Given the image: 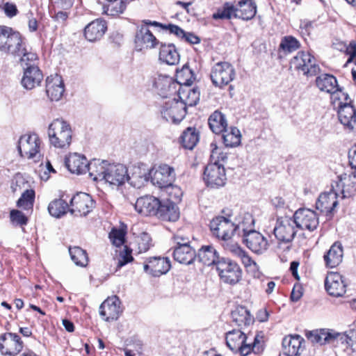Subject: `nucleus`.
<instances>
[{
	"instance_id": "nucleus-1",
	"label": "nucleus",
	"mask_w": 356,
	"mask_h": 356,
	"mask_svg": "<svg viewBox=\"0 0 356 356\" xmlns=\"http://www.w3.org/2000/svg\"><path fill=\"white\" fill-rule=\"evenodd\" d=\"M253 223V218L249 213L245 214L242 220L232 222L230 219L224 216H217L210 222V229L214 236L218 239L228 241L234 234L241 235V231H245L244 224Z\"/></svg>"
},
{
	"instance_id": "nucleus-2",
	"label": "nucleus",
	"mask_w": 356,
	"mask_h": 356,
	"mask_svg": "<svg viewBox=\"0 0 356 356\" xmlns=\"http://www.w3.org/2000/svg\"><path fill=\"white\" fill-rule=\"evenodd\" d=\"M49 143L56 148L67 149L72 142V131L70 124L61 118L54 120L47 131Z\"/></svg>"
},
{
	"instance_id": "nucleus-3",
	"label": "nucleus",
	"mask_w": 356,
	"mask_h": 356,
	"mask_svg": "<svg viewBox=\"0 0 356 356\" xmlns=\"http://www.w3.org/2000/svg\"><path fill=\"white\" fill-rule=\"evenodd\" d=\"M226 344L234 353H238L241 356H247L251 352H254L257 343H259L257 336L254 341L247 343L248 337L240 330H232L226 333Z\"/></svg>"
},
{
	"instance_id": "nucleus-4",
	"label": "nucleus",
	"mask_w": 356,
	"mask_h": 356,
	"mask_svg": "<svg viewBox=\"0 0 356 356\" xmlns=\"http://www.w3.org/2000/svg\"><path fill=\"white\" fill-rule=\"evenodd\" d=\"M216 270L220 280L225 284L235 285L242 279V269L229 258L221 257L217 262Z\"/></svg>"
},
{
	"instance_id": "nucleus-5",
	"label": "nucleus",
	"mask_w": 356,
	"mask_h": 356,
	"mask_svg": "<svg viewBox=\"0 0 356 356\" xmlns=\"http://www.w3.org/2000/svg\"><path fill=\"white\" fill-rule=\"evenodd\" d=\"M23 40L21 34L8 26H0V51L13 54L20 52Z\"/></svg>"
},
{
	"instance_id": "nucleus-6",
	"label": "nucleus",
	"mask_w": 356,
	"mask_h": 356,
	"mask_svg": "<svg viewBox=\"0 0 356 356\" xmlns=\"http://www.w3.org/2000/svg\"><path fill=\"white\" fill-rule=\"evenodd\" d=\"M254 222L250 225L248 223L244 224L245 231H241V236L246 246L257 254H262L268 248V240L259 232L254 230L252 227Z\"/></svg>"
},
{
	"instance_id": "nucleus-7",
	"label": "nucleus",
	"mask_w": 356,
	"mask_h": 356,
	"mask_svg": "<svg viewBox=\"0 0 356 356\" xmlns=\"http://www.w3.org/2000/svg\"><path fill=\"white\" fill-rule=\"evenodd\" d=\"M290 67L308 76H314L320 72L315 58L305 51H299L291 60Z\"/></svg>"
},
{
	"instance_id": "nucleus-8",
	"label": "nucleus",
	"mask_w": 356,
	"mask_h": 356,
	"mask_svg": "<svg viewBox=\"0 0 356 356\" xmlns=\"http://www.w3.org/2000/svg\"><path fill=\"white\" fill-rule=\"evenodd\" d=\"M17 149L22 157L39 159L41 157L39 136L35 134L21 136L18 140Z\"/></svg>"
},
{
	"instance_id": "nucleus-9",
	"label": "nucleus",
	"mask_w": 356,
	"mask_h": 356,
	"mask_svg": "<svg viewBox=\"0 0 356 356\" xmlns=\"http://www.w3.org/2000/svg\"><path fill=\"white\" fill-rule=\"evenodd\" d=\"M161 114L167 122L179 123L186 116V105L175 98L168 99L161 106Z\"/></svg>"
},
{
	"instance_id": "nucleus-10",
	"label": "nucleus",
	"mask_w": 356,
	"mask_h": 356,
	"mask_svg": "<svg viewBox=\"0 0 356 356\" xmlns=\"http://www.w3.org/2000/svg\"><path fill=\"white\" fill-rule=\"evenodd\" d=\"M296 227L293 219L280 217L276 220L273 234L279 242L288 243L293 241L296 234Z\"/></svg>"
},
{
	"instance_id": "nucleus-11",
	"label": "nucleus",
	"mask_w": 356,
	"mask_h": 356,
	"mask_svg": "<svg viewBox=\"0 0 356 356\" xmlns=\"http://www.w3.org/2000/svg\"><path fill=\"white\" fill-rule=\"evenodd\" d=\"M203 179L206 184L211 188L223 186L227 180L223 164L218 162L209 163L204 168Z\"/></svg>"
},
{
	"instance_id": "nucleus-12",
	"label": "nucleus",
	"mask_w": 356,
	"mask_h": 356,
	"mask_svg": "<svg viewBox=\"0 0 356 356\" xmlns=\"http://www.w3.org/2000/svg\"><path fill=\"white\" fill-rule=\"evenodd\" d=\"M234 67L227 62H219L212 68L211 79L216 86L222 87L229 84L235 78Z\"/></svg>"
},
{
	"instance_id": "nucleus-13",
	"label": "nucleus",
	"mask_w": 356,
	"mask_h": 356,
	"mask_svg": "<svg viewBox=\"0 0 356 356\" xmlns=\"http://www.w3.org/2000/svg\"><path fill=\"white\" fill-rule=\"evenodd\" d=\"M71 208L69 211L76 216H86L95 207V202L91 196L86 193H79L70 200Z\"/></svg>"
},
{
	"instance_id": "nucleus-14",
	"label": "nucleus",
	"mask_w": 356,
	"mask_h": 356,
	"mask_svg": "<svg viewBox=\"0 0 356 356\" xmlns=\"http://www.w3.org/2000/svg\"><path fill=\"white\" fill-rule=\"evenodd\" d=\"M151 171L152 183L161 188L171 186L175 179V169L168 165H160L156 170L151 169Z\"/></svg>"
},
{
	"instance_id": "nucleus-15",
	"label": "nucleus",
	"mask_w": 356,
	"mask_h": 356,
	"mask_svg": "<svg viewBox=\"0 0 356 356\" xmlns=\"http://www.w3.org/2000/svg\"><path fill=\"white\" fill-rule=\"evenodd\" d=\"M23 347V341L16 333L7 332L0 336V352L2 355H17Z\"/></svg>"
},
{
	"instance_id": "nucleus-16",
	"label": "nucleus",
	"mask_w": 356,
	"mask_h": 356,
	"mask_svg": "<svg viewBox=\"0 0 356 356\" xmlns=\"http://www.w3.org/2000/svg\"><path fill=\"white\" fill-rule=\"evenodd\" d=\"M296 227L310 232L316 229L319 224L316 213L309 209H300L293 214Z\"/></svg>"
},
{
	"instance_id": "nucleus-17",
	"label": "nucleus",
	"mask_w": 356,
	"mask_h": 356,
	"mask_svg": "<svg viewBox=\"0 0 356 356\" xmlns=\"http://www.w3.org/2000/svg\"><path fill=\"white\" fill-rule=\"evenodd\" d=\"M337 113L344 127L356 133V109L351 102H340Z\"/></svg>"
},
{
	"instance_id": "nucleus-18",
	"label": "nucleus",
	"mask_w": 356,
	"mask_h": 356,
	"mask_svg": "<svg viewBox=\"0 0 356 356\" xmlns=\"http://www.w3.org/2000/svg\"><path fill=\"white\" fill-rule=\"evenodd\" d=\"M337 190L334 184L327 192L321 193L316 202V208L322 213H331L338 205Z\"/></svg>"
},
{
	"instance_id": "nucleus-19",
	"label": "nucleus",
	"mask_w": 356,
	"mask_h": 356,
	"mask_svg": "<svg viewBox=\"0 0 356 356\" xmlns=\"http://www.w3.org/2000/svg\"><path fill=\"white\" fill-rule=\"evenodd\" d=\"M161 202L153 196L146 195L137 199L136 210L143 216H158Z\"/></svg>"
},
{
	"instance_id": "nucleus-20",
	"label": "nucleus",
	"mask_w": 356,
	"mask_h": 356,
	"mask_svg": "<svg viewBox=\"0 0 356 356\" xmlns=\"http://www.w3.org/2000/svg\"><path fill=\"white\" fill-rule=\"evenodd\" d=\"M120 300L116 296L108 298L99 307V314L106 321L117 320L122 312Z\"/></svg>"
},
{
	"instance_id": "nucleus-21",
	"label": "nucleus",
	"mask_w": 356,
	"mask_h": 356,
	"mask_svg": "<svg viewBox=\"0 0 356 356\" xmlns=\"http://www.w3.org/2000/svg\"><path fill=\"white\" fill-rule=\"evenodd\" d=\"M325 287L327 293L334 297L343 296L346 291V286L342 275L334 272L327 274L325 280Z\"/></svg>"
},
{
	"instance_id": "nucleus-22",
	"label": "nucleus",
	"mask_w": 356,
	"mask_h": 356,
	"mask_svg": "<svg viewBox=\"0 0 356 356\" xmlns=\"http://www.w3.org/2000/svg\"><path fill=\"white\" fill-rule=\"evenodd\" d=\"M129 178L128 170L123 164L109 163L105 182L114 186H120Z\"/></svg>"
},
{
	"instance_id": "nucleus-23",
	"label": "nucleus",
	"mask_w": 356,
	"mask_h": 356,
	"mask_svg": "<svg viewBox=\"0 0 356 356\" xmlns=\"http://www.w3.org/2000/svg\"><path fill=\"white\" fill-rule=\"evenodd\" d=\"M170 261L168 258L154 257L148 259L144 264V270L154 277L167 273L170 269Z\"/></svg>"
},
{
	"instance_id": "nucleus-24",
	"label": "nucleus",
	"mask_w": 356,
	"mask_h": 356,
	"mask_svg": "<svg viewBox=\"0 0 356 356\" xmlns=\"http://www.w3.org/2000/svg\"><path fill=\"white\" fill-rule=\"evenodd\" d=\"M152 173L151 169L145 164L140 163L132 167L131 175H129V178L127 179V181L132 186L140 188L149 181Z\"/></svg>"
},
{
	"instance_id": "nucleus-25",
	"label": "nucleus",
	"mask_w": 356,
	"mask_h": 356,
	"mask_svg": "<svg viewBox=\"0 0 356 356\" xmlns=\"http://www.w3.org/2000/svg\"><path fill=\"white\" fill-rule=\"evenodd\" d=\"M23 71L21 84L24 88L32 90L40 86L43 79V74L38 66L26 67V69H23Z\"/></svg>"
},
{
	"instance_id": "nucleus-26",
	"label": "nucleus",
	"mask_w": 356,
	"mask_h": 356,
	"mask_svg": "<svg viewBox=\"0 0 356 356\" xmlns=\"http://www.w3.org/2000/svg\"><path fill=\"white\" fill-rule=\"evenodd\" d=\"M64 91V83L61 76L56 74L47 78L46 92L51 101L60 100Z\"/></svg>"
},
{
	"instance_id": "nucleus-27",
	"label": "nucleus",
	"mask_w": 356,
	"mask_h": 356,
	"mask_svg": "<svg viewBox=\"0 0 356 356\" xmlns=\"http://www.w3.org/2000/svg\"><path fill=\"white\" fill-rule=\"evenodd\" d=\"M135 43L137 50L141 51L155 47L158 40L147 26H142L136 32Z\"/></svg>"
},
{
	"instance_id": "nucleus-28",
	"label": "nucleus",
	"mask_w": 356,
	"mask_h": 356,
	"mask_svg": "<svg viewBox=\"0 0 356 356\" xmlns=\"http://www.w3.org/2000/svg\"><path fill=\"white\" fill-rule=\"evenodd\" d=\"M107 29L105 21L97 19L89 23L84 29V35L90 42L100 40Z\"/></svg>"
},
{
	"instance_id": "nucleus-29",
	"label": "nucleus",
	"mask_w": 356,
	"mask_h": 356,
	"mask_svg": "<svg viewBox=\"0 0 356 356\" xmlns=\"http://www.w3.org/2000/svg\"><path fill=\"white\" fill-rule=\"evenodd\" d=\"M316 85L321 92L332 95L338 96V91L340 90L336 77L329 74H323L317 76Z\"/></svg>"
},
{
	"instance_id": "nucleus-30",
	"label": "nucleus",
	"mask_w": 356,
	"mask_h": 356,
	"mask_svg": "<svg viewBox=\"0 0 356 356\" xmlns=\"http://www.w3.org/2000/svg\"><path fill=\"white\" fill-rule=\"evenodd\" d=\"M65 163L69 171L79 175L87 172L89 163L85 156L74 153L65 158Z\"/></svg>"
},
{
	"instance_id": "nucleus-31",
	"label": "nucleus",
	"mask_w": 356,
	"mask_h": 356,
	"mask_svg": "<svg viewBox=\"0 0 356 356\" xmlns=\"http://www.w3.org/2000/svg\"><path fill=\"white\" fill-rule=\"evenodd\" d=\"M109 163L106 160L93 159L88 165L87 172L95 181H104Z\"/></svg>"
},
{
	"instance_id": "nucleus-32",
	"label": "nucleus",
	"mask_w": 356,
	"mask_h": 356,
	"mask_svg": "<svg viewBox=\"0 0 356 356\" xmlns=\"http://www.w3.org/2000/svg\"><path fill=\"white\" fill-rule=\"evenodd\" d=\"M235 18L248 21L257 13V5L253 0H240L235 6Z\"/></svg>"
},
{
	"instance_id": "nucleus-33",
	"label": "nucleus",
	"mask_w": 356,
	"mask_h": 356,
	"mask_svg": "<svg viewBox=\"0 0 356 356\" xmlns=\"http://www.w3.org/2000/svg\"><path fill=\"white\" fill-rule=\"evenodd\" d=\"M220 259L215 248L211 245L202 246L196 253V259L208 266L212 265L217 266V262Z\"/></svg>"
},
{
	"instance_id": "nucleus-34",
	"label": "nucleus",
	"mask_w": 356,
	"mask_h": 356,
	"mask_svg": "<svg viewBox=\"0 0 356 356\" xmlns=\"http://www.w3.org/2000/svg\"><path fill=\"white\" fill-rule=\"evenodd\" d=\"M337 190H341L342 197L346 198L353 195L356 193V172L352 175L340 177L339 181L334 183Z\"/></svg>"
},
{
	"instance_id": "nucleus-35",
	"label": "nucleus",
	"mask_w": 356,
	"mask_h": 356,
	"mask_svg": "<svg viewBox=\"0 0 356 356\" xmlns=\"http://www.w3.org/2000/svg\"><path fill=\"white\" fill-rule=\"evenodd\" d=\"M343 256L342 245L339 242L334 243L323 257L326 266L331 268L337 267L341 263Z\"/></svg>"
},
{
	"instance_id": "nucleus-36",
	"label": "nucleus",
	"mask_w": 356,
	"mask_h": 356,
	"mask_svg": "<svg viewBox=\"0 0 356 356\" xmlns=\"http://www.w3.org/2000/svg\"><path fill=\"white\" fill-rule=\"evenodd\" d=\"M172 255L176 261L185 265H189L196 259L195 250L191 245L175 246Z\"/></svg>"
},
{
	"instance_id": "nucleus-37",
	"label": "nucleus",
	"mask_w": 356,
	"mask_h": 356,
	"mask_svg": "<svg viewBox=\"0 0 356 356\" xmlns=\"http://www.w3.org/2000/svg\"><path fill=\"white\" fill-rule=\"evenodd\" d=\"M302 341L304 339L299 335L284 337L282 341L284 353L288 356H297L300 354Z\"/></svg>"
},
{
	"instance_id": "nucleus-38",
	"label": "nucleus",
	"mask_w": 356,
	"mask_h": 356,
	"mask_svg": "<svg viewBox=\"0 0 356 356\" xmlns=\"http://www.w3.org/2000/svg\"><path fill=\"white\" fill-rule=\"evenodd\" d=\"M232 321L239 327L248 326L254 321L250 311L243 306L237 307L231 314Z\"/></svg>"
},
{
	"instance_id": "nucleus-39",
	"label": "nucleus",
	"mask_w": 356,
	"mask_h": 356,
	"mask_svg": "<svg viewBox=\"0 0 356 356\" xmlns=\"http://www.w3.org/2000/svg\"><path fill=\"white\" fill-rule=\"evenodd\" d=\"M159 59L168 65H176L179 63V54L173 44H161L159 51Z\"/></svg>"
},
{
	"instance_id": "nucleus-40",
	"label": "nucleus",
	"mask_w": 356,
	"mask_h": 356,
	"mask_svg": "<svg viewBox=\"0 0 356 356\" xmlns=\"http://www.w3.org/2000/svg\"><path fill=\"white\" fill-rule=\"evenodd\" d=\"M154 86L159 95L163 98H168L170 94L175 92V84L168 76L159 75L155 79Z\"/></svg>"
},
{
	"instance_id": "nucleus-41",
	"label": "nucleus",
	"mask_w": 356,
	"mask_h": 356,
	"mask_svg": "<svg viewBox=\"0 0 356 356\" xmlns=\"http://www.w3.org/2000/svg\"><path fill=\"white\" fill-rule=\"evenodd\" d=\"M179 208L172 202L161 203L157 217L163 220L175 222L179 218Z\"/></svg>"
},
{
	"instance_id": "nucleus-42",
	"label": "nucleus",
	"mask_w": 356,
	"mask_h": 356,
	"mask_svg": "<svg viewBox=\"0 0 356 356\" xmlns=\"http://www.w3.org/2000/svg\"><path fill=\"white\" fill-rule=\"evenodd\" d=\"M210 129L216 134L223 132L227 127L225 115L219 111H214L209 118Z\"/></svg>"
},
{
	"instance_id": "nucleus-43",
	"label": "nucleus",
	"mask_w": 356,
	"mask_h": 356,
	"mask_svg": "<svg viewBox=\"0 0 356 356\" xmlns=\"http://www.w3.org/2000/svg\"><path fill=\"white\" fill-rule=\"evenodd\" d=\"M13 56L19 58V63L23 69H26V67H31V66H38V57L37 54L31 51H28L24 46V44H22L21 46L19 54H13Z\"/></svg>"
},
{
	"instance_id": "nucleus-44",
	"label": "nucleus",
	"mask_w": 356,
	"mask_h": 356,
	"mask_svg": "<svg viewBox=\"0 0 356 356\" xmlns=\"http://www.w3.org/2000/svg\"><path fill=\"white\" fill-rule=\"evenodd\" d=\"M199 141V132L195 127H188L180 137V143L185 149H193Z\"/></svg>"
},
{
	"instance_id": "nucleus-45",
	"label": "nucleus",
	"mask_w": 356,
	"mask_h": 356,
	"mask_svg": "<svg viewBox=\"0 0 356 356\" xmlns=\"http://www.w3.org/2000/svg\"><path fill=\"white\" fill-rule=\"evenodd\" d=\"M69 209V204L62 198L52 200L48 206V211L49 214L57 218L66 214Z\"/></svg>"
},
{
	"instance_id": "nucleus-46",
	"label": "nucleus",
	"mask_w": 356,
	"mask_h": 356,
	"mask_svg": "<svg viewBox=\"0 0 356 356\" xmlns=\"http://www.w3.org/2000/svg\"><path fill=\"white\" fill-rule=\"evenodd\" d=\"M222 133L223 143L226 147H236L241 143V132L236 127H231L229 130L225 129Z\"/></svg>"
},
{
	"instance_id": "nucleus-47",
	"label": "nucleus",
	"mask_w": 356,
	"mask_h": 356,
	"mask_svg": "<svg viewBox=\"0 0 356 356\" xmlns=\"http://www.w3.org/2000/svg\"><path fill=\"white\" fill-rule=\"evenodd\" d=\"M200 96V91L197 88H188L179 92V97L181 99L180 102H183L187 109V106H193L197 104Z\"/></svg>"
},
{
	"instance_id": "nucleus-48",
	"label": "nucleus",
	"mask_w": 356,
	"mask_h": 356,
	"mask_svg": "<svg viewBox=\"0 0 356 356\" xmlns=\"http://www.w3.org/2000/svg\"><path fill=\"white\" fill-rule=\"evenodd\" d=\"M108 3L103 6V13L111 16H116L122 13L126 8V3L123 0H106Z\"/></svg>"
},
{
	"instance_id": "nucleus-49",
	"label": "nucleus",
	"mask_w": 356,
	"mask_h": 356,
	"mask_svg": "<svg viewBox=\"0 0 356 356\" xmlns=\"http://www.w3.org/2000/svg\"><path fill=\"white\" fill-rule=\"evenodd\" d=\"M176 74L180 84L191 86L195 79L193 70L187 64H185L181 69H177Z\"/></svg>"
},
{
	"instance_id": "nucleus-50",
	"label": "nucleus",
	"mask_w": 356,
	"mask_h": 356,
	"mask_svg": "<svg viewBox=\"0 0 356 356\" xmlns=\"http://www.w3.org/2000/svg\"><path fill=\"white\" fill-rule=\"evenodd\" d=\"M69 252L72 260L77 266H85L88 264L86 252L79 247L70 248Z\"/></svg>"
},
{
	"instance_id": "nucleus-51",
	"label": "nucleus",
	"mask_w": 356,
	"mask_h": 356,
	"mask_svg": "<svg viewBox=\"0 0 356 356\" xmlns=\"http://www.w3.org/2000/svg\"><path fill=\"white\" fill-rule=\"evenodd\" d=\"M300 47L299 41L293 36H285L280 44V49L286 54L291 53Z\"/></svg>"
},
{
	"instance_id": "nucleus-52",
	"label": "nucleus",
	"mask_w": 356,
	"mask_h": 356,
	"mask_svg": "<svg viewBox=\"0 0 356 356\" xmlns=\"http://www.w3.org/2000/svg\"><path fill=\"white\" fill-rule=\"evenodd\" d=\"M235 6L231 3H225L222 8L213 15L214 19H231L235 17Z\"/></svg>"
},
{
	"instance_id": "nucleus-53",
	"label": "nucleus",
	"mask_w": 356,
	"mask_h": 356,
	"mask_svg": "<svg viewBox=\"0 0 356 356\" xmlns=\"http://www.w3.org/2000/svg\"><path fill=\"white\" fill-rule=\"evenodd\" d=\"M35 199V191L32 189L26 190L22 194L20 198L17 202V206L18 207H22L24 209H29L33 205Z\"/></svg>"
},
{
	"instance_id": "nucleus-54",
	"label": "nucleus",
	"mask_w": 356,
	"mask_h": 356,
	"mask_svg": "<svg viewBox=\"0 0 356 356\" xmlns=\"http://www.w3.org/2000/svg\"><path fill=\"white\" fill-rule=\"evenodd\" d=\"M151 241V237L147 233L143 232L138 236L136 240L138 245V253L147 251L150 248Z\"/></svg>"
},
{
	"instance_id": "nucleus-55",
	"label": "nucleus",
	"mask_w": 356,
	"mask_h": 356,
	"mask_svg": "<svg viewBox=\"0 0 356 356\" xmlns=\"http://www.w3.org/2000/svg\"><path fill=\"white\" fill-rule=\"evenodd\" d=\"M125 232L122 229H113L109 233V238L112 243L120 247L124 243Z\"/></svg>"
},
{
	"instance_id": "nucleus-56",
	"label": "nucleus",
	"mask_w": 356,
	"mask_h": 356,
	"mask_svg": "<svg viewBox=\"0 0 356 356\" xmlns=\"http://www.w3.org/2000/svg\"><path fill=\"white\" fill-rule=\"evenodd\" d=\"M10 220L17 226H24L28 222V218L19 210H12L10 213Z\"/></svg>"
},
{
	"instance_id": "nucleus-57",
	"label": "nucleus",
	"mask_w": 356,
	"mask_h": 356,
	"mask_svg": "<svg viewBox=\"0 0 356 356\" xmlns=\"http://www.w3.org/2000/svg\"><path fill=\"white\" fill-rule=\"evenodd\" d=\"M134 258L131 255V250L127 246H124L123 251L120 252L119 254L118 261L117 264V268H120L126 264L131 262Z\"/></svg>"
},
{
	"instance_id": "nucleus-58",
	"label": "nucleus",
	"mask_w": 356,
	"mask_h": 356,
	"mask_svg": "<svg viewBox=\"0 0 356 356\" xmlns=\"http://www.w3.org/2000/svg\"><path fill=\"white\" fill-rule=\"evenodd\" d=\"M333 343L342 344L346 348L353 346L354 341L351 337L344 333H339L334 331Z\"/></svg>"
},
{
	"instance_id": "nucleus-59",
	"label": "nucleus",
	"mask_w": 356,
	"mask_h": 356,
	"mask_svg": "<svg viewBox=\"0 0 356 356\" xmlns=\"http://www.w3.org/2000/svg\"><path fill=\"white\" fill-rule=\"evenodd\" d=\"M334 330L327 329L319 330L318 344L323 345L325 343H333V339L334 338Z\"/></svg>"
},
{
	"instance_id": "nucleus-60",
	"label": "nucleus",
	"mask_w": 356,
	"mask_h": 356,
	"mask_svg": "<svg viewBox=\"0 0 356 356\" xmlns=\"http://www.w3.org/2000/svg\"><path fill=\"white\" fill-rule=\"evenodd\" d=\"M163 29L168 30L170 33L174 34L181 39H184L186 33L181 28H180L177 25L172 24H169L168 25L165 24Z\"/></svg>"
},
{
	"instance_id": "nucleus-61",
	"label": "nucleus",
	"mask_w": 356,
	"mask_h": 356,
	"mask_svg": "<svg viewBox=\"0 0 356 356\" xmlns=\"http://www.w3.org/2000/svg\"><path fill=\"white\" fill-rule=\"evenodd\" d=\"M163 29L168 30L170 33L174 34L181 39H184L186 33L181 28H180L177 25L172 24H169L168 25L165 24Z\"/></svg>"
},
{
	"instance_id": "nucleus-62",
	"label": "nucleus",
	"mask_w": 356,
	"mask_h": 356,
	"mask_svg": "<svg viewBox=\"0 0 356 356\" xmlns=\"http://www.w3.org/2000/svg\"><path fill=\"white\" fill-rule=\"evenodd\" d=\"M163 29L168 30L170 33L174 34L181 39H184L186 33L181 28H180L177 25L172 24H169L168 25L165 24Z\"/></svg>"
},
{
	"instance_id": "nucleus-63",
	"label": "nucleus",
	"mask_w": 356,
	"mask_h": 356,
	"mask_svg": "<svg viewBox=\"0 0 356 356\" xmlns=\"http://www.w3.org/2000/svg\"><path fill=\"white\" fill-rule=\"evenodd\" d=\"M6 15L8 17H13L18 13V10L15 3L7 2L3 6Z\"/></svg>"
},
{
	"instance_id": "nucleus-64",
	"label": "nucleus",
	"mask_w": 356,
	"mask_h": 356,
	"mask_svg": "<svg viewBox=\"0 0 356 356\" xmlns=\"http://www.w3.org/2000/svg\"><path fill=\"white\" fill-rule=\"evenodd\" d=\"M226 250L231 252L234 256L240 257L243 255L245 252L239 245L236 243H227L226 245Z\"/></svg>"
}]
</instances>
